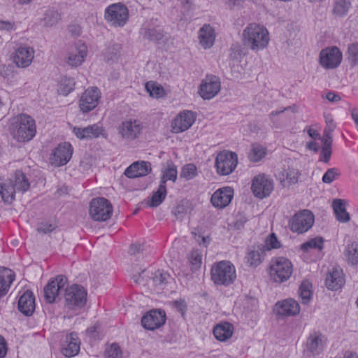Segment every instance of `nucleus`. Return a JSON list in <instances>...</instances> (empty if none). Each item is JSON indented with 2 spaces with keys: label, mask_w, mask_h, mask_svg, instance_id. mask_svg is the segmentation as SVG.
I'll return each mask as SVG.
<instances>
[{
  "label": "nucleus",
  "mask_w": 358,
  "mask_h": 358,
  "mask_svg": "<svg viewBox=\"0 0 358 358\" xmlns=\"http://www.w3.org/2000/svg\"><path fill=\"white\" fill-rule=\"evenodd\" d=\"M269 42L268 30L262 25L250 23L243 31V43L252 50L265 48Z\"/></svg>",
  "instance_id": "f257e3e1"
},
{
  "label": "nucleus",
  "mask_w": 358,
  "mask_h": 358,
  "mask_svg": "<svg viewBox=\"0 0 358 358\" xmlns=\"http://www.w3.org/2000/svg\"><path fill=\"white\" fill-rule=\"evenodd\" d=\"M210 278L217 286L228 287L236 279V268L230 261L216 262L211 268Z\"/></svg>",
  "instance_id": "f03ea898"
},
{
  "label": "nucleus",
  "mask_w": 358,
  "mask_h": 358,
  "mask_svg": "<svg viewBox=\"0 0 358 358\" xmlns=\"http://www.w3.org/2000/svg\"><path fill=\"white\" fill-rule=\"evenodd\" d=\"M269 269L271 279L275 282L282 283L290 278L293 273V265L287 258L278 257L271 260Z\"/></svg>",
  "instance_id": "7ed1b4c3"
},
{
  "label": "nucleus",
  "mask_w": 358,
  "mask_h": 358,
  "mask_svg": "<svg viewBox=\"0 0 358 358\" xmlns=\"http://www.w3.org/2000/svg\"><path fill=\"white\" fill-rule=\"evenodd\" d=\"M36 132L34 120L30 116L22 114L17 118L15 127L12 129V134L18 141H29Z\"/></svg>",
  "instance_id": "20e7f679"
},
{
  "label": "nucleus",
  "mask_w": 358,
  "mask_h": 358,
  "mask_svg": "<svg viewBox=\"0 0 358 358\" xmlns=\"http://www.w3.org/2000/svg\"><path fill=\"white\" fill-rule=\"evenodd\" d=\"M64 307L77 310L85 306L87 301V291L79 285H73L64 289Z\"/></svg>",
  "instance_id": "39448f33"
},
{
  "label": "nucleus",
  "mask_w": 358,
  "mask_h": 358,
  "mask_svg": "<svg viewBox=\"0 0 358 358\" xmlns=\"http://www.w3.org/2000/svg\"><path fill=\"white\" fill-rule=\"evenodd\" d=\"M112 213L113 206L106 198H95L90 202V215L94 221H106L110 218Z\"/></svg>",
  "instance_id": "423d86ee"
},
{
  "label": "nucleus",
  "mask_w": 358,
  "mask_h": 358,
  "mask_svg": "<svg viewBox=\"0 0 358 358\" xmlns=\"http://www.w3.org/2000/svg\"><path fill=\"white\" fill-rule=\"evenodd\" d=\"M238 164V156L236 152L223 150L219 152L215 158V165L217 173L220 176L231 173Z\"/></svg>",
  "instance_id": "0eeeda50"
},
{
  "label": "nucleus",
  "mask_w": 358,
  "mask_h": 358,
  "mask_svg": "<svg viewBox=\"0 0 358 358\" xmlns=\"http://www.w3.org/2000/svg\"><path fill=\"white\" fill-rule=\"evenodd\" d=\"M343 60V53L336 46H329L322 49L319 55V63L327 70L338 68Z\"/></svg>",
  "instance_id": "6e6552de"
},
{
  "label": "nucleus",
  "mask_w": 358,
  "mask_h": 358,
  "mask_svg": "<svg viewBox=\"0 0 358 358\" xmlns=\"http://www.w3.org/2000/svg\"><path fill=\"white\" fill-rule=\"evenodd\" d=\"M128 18L129 10L120 3L110 5L105 10V19L113 27H123Z\"/></svg>",
  "instance_id": "1a4fd4ad"
},
{
  "label": "nucleus",
  "mask_w": 358,
  "mask_h": 358,
  "mask_svg": "<svg viewBox=\"0 0 358 358\" xmlns=\"http://www.w3.org/2000/svg\"><path fill=\"white\" fill-rule=\"evenodd\" d=\"M140 35L144 40L160 43L164 37V30L157 19L145 22L140 29Z\"/></svg>",
  "instance_id": "9d476101"
},
{
  "label": "nucleus",
  "mask_w": 358,
  "mask_h": 358,
  "mask_svg": "<svg viewBox=\"0 0 358 358\" xmlns=\"http://www.w3.org/2000/svg\"><path fill=\"white\" fill-rule=\"evenodd\" d=\"M251 189L256 197L259 199L266 198L273 190V181L264 173L259 174L252 179Z\"/></svg>",
  "instance_id": "9b49d317"
},
{
  "label": "nucleus",
  "mask_w": 358,
  "mask_h": 358,
  "mask_svg": "<svg viewBox=\"0 0 358 358\" xmlns=\"http://www.w3.org/2000/svg\"><path fill=\"white\" fill-rule=\"evenodd\" d=\"M313 224V215L309 210H303L296 213L290 220L289 225L293 232L302 234Z\"/></svg>",
  "instance_id": "f8f14e48"
},
{
  "label": "nucleus",
  "mask_w": 358,
  "mask_h": 358,
  "mask_svg": "<svg viewBox=\"0 0 358 358\" xmlns=\"http://www.w3.org/2000/svg\"><path fill=\"white\" fill-rule=\"evenodd\" d=\"M68 282L65 275H59L56 278H51L43 289L44 298L49 303H52L59 296V293L65 289Z\"/></svg>",
  "instance_id": "ddd939ff"
},
{
  "label": "nucleus",
  "mask_w": 358,
  "mask_h": 358,
  "mask_svg": "<svg viewBox=\"0 0 358 358\" xmlns=\"http://www.w3.org/2000/svg\"><path fill=\"white\" fill-rule=\"evenodd\" d=\"M221 82L215 75H207L201 81L199 93L205 100H210L215 97L220 91Z\"/></svg>",
  "instance_id": "4468645a"
},
{
  "label": "nucleus",
  "mask_w": 358,
  "mask_h": 358,
  "mask_svg": "<svg viewBox=\"0 0 358 358\" xmlns=\"http://www.w3.org/2000/svg\"><path fill=\"white\" fill-rule=\"evenodd\" d=\"M166 313L164 310L152 309L148 311L141 318V324L143 328L153 331L159 329L165 324Z\"/></svg>",
  "instance_id": "2eb2a0df"
},
{
  "label": "nucleus",
  "mask_w": 358,
  "mask_h": 358,
  "mask_svg": "<svg viewBox=\"0 0 358 358\" xmlns=\"http://www.w3.org/2000/svg\"><path fill=\"white\" fill-rule=\"evenodd\" d=\"M72 154L73 148L69 143H60L54 149L50 163L55 166L65 165L71 158Z\"/></svg>",
  "instance_id": "dca6fc26"
},
{
  "label": "nucleus",
  "mask_w": 358,
  "mask_h": 358,
  "mask_svg": "<svg viewBox=\"0 0 358 358\" xmlns=\"http://www.w3.org/2000/svg\"><path fill=\"white\" fill-rule=\"evenodd\" d=\"M196 120L194 113L191 110L180 112L171 123V130L174 133H180L187 130Z\"/></svg>",
  "instance_id": "f3484780"
},
{
  "label": "nucleus",
  "mask_w": 358,
  "mask_h": 358,
  "mask_svg": "<svg viewBox=\"0 0 358 358\" xmlns=\"http://www.w3.org/2000/svg\"><path fill=\"white\" fill-rule=\"evenodd\" d=\"M100 91L97 87H90L86 90L80 99L79 106L83 113L93 110L99 103Z\"/></svg>",
  "instance_id": "a211bd4d"
},
{
  "label": "nucleus",
  "mask_w": 358,
  "mask_h": 358,
  "mask_svg": "<svg viewBox=\"0 0 358 358\" xmlns=\"http://www.w3.org/2000/svg\"><path fill=\"white\" fill-rule=\"evenodd\" d=\"M87 48L81 41H78L71 47L68 52L66 62L69 65L76 67L82 64L87 56Z\"/></svg>",
  "instance_id": "6ab92c4d"
},
{
  "label": "nucleus",
  "mask_w": 358,
  "mask_h": 358,
  "mask_svg": "<svg viewBox=\"0 0 358 358\" xmlns=\"http://www.w3.org/2000/svg\"><path fill=\"white\" fill-rule=\"evenodd\" d=\"M275 310L282 317L295 316L299 313L300 306L296 301L289 298L276 303Z\"/></svg>",
  "instance_id": "aec40b11"
},
{
  "label": "nucleus",
  "mask_w": 358,
  "mask_h": 358,
  "mask_svg": "<svg viewBox=\"0 0 358 358\" xmlns=\"http://www.w3.org/2000/svg\"><path fill=\"white\" fill-rule=\"evenodd\" d=\"M234 196V189L225 187L216 190L212 195L210 201L216 208H224L227 206Z\"/></svg>",
  "instance_id": "412c9836"
},
{
  "label": "nucleus",
  "mask_w": 358,
  "mask_h": 358,
  "mask_svg": "<svg viewBox=\"0 0 358 358\" xmlns=\"http://www.w3.org/2000/svg\"><path fill=\"white\" fill-rule=\"evenodd\" d=\"M34 57V50L29 46H20L15 52L13 62L17 67L29 66Z\"/></svg>",
  "instance_id": "4be33fe9"
},
{
  "label": "nucleus",
  "mask_w": 358,
  "mask_h": 358,
  "mask_svg": "<svg viewBox=\"0 0 358 358\" xmlns=\"http://www.w3.org/2000/svg\"><path fill=\"white\" fill-rule=\"evenodd\" d=\"M143 126L137 120H129L122 123L120 127V133L122 138L129 141L136 139L140 134Z\"/></svg>",
  "instance_id": "5701e85b"
},
{
  "label": "nucleus",
  "mask_w": 358,
  "mask_h": 358,
  "mask_svg": "<svg viewBox=\"0 0 358 358\" xmlns=\"http://www.w3.org/2000/svg\"><path fill=\"white\" fill-rule=\"evenodd\" d=\"M345 284L343 271L338 266L333 267L327 274L325 285L327 289L333 291L341 289Z\"/></svg>",
  "instance_id": "b1692460"
},
{
  "label": "nucleus",
  "mask_w": 358,
  "mask_h": 358,
  "mask_svg": "<svg viewBox=\"0 0 358 358\" xmlns=\"http://www.w3.org/2000/svg\"><path fill=\"white\" fill-rule=\"evenodd\" d=\"M151 171V164L148 162H134L124 171L129 178H136L148 175Z\"/></svg>",
  "instance_id": "393cba45"
},
{
  "label": "nucleus",
  "mask_w": 358,
  "mask_h": 358,
  "mask_svg": "<svg viewBox=\"0 0 358 358\" xmlns=\"http://www.w3.org/2000/svg\"><path fill=\"white\" fill-rule=\"evenodd\" d=\"M18 309L24 315H31L35 310V298L33 292L27 290L20 297L18 301Z\"/></svg>",
  "instance_id": "a878e982"
},
{
  "label": "nucleus",
  "mask_w": 358,
  "mask_h": 358,
  "mask_svg": "<svg viewBox=\"0 0 358 358\" xmlns=\"http://www.w3.org/2000/svg\"><path fill=\"white\" fill-rule=\"evenodd\" d=\"M102 127L96 124L84 128L75 127L73 129V134L81 140L97 138L102 134Z\"/></svg>",
  "instance_id": "bb28decb"
},
{
  "label": "nucleus",
  "mask_w": 358,
  "mask_h": 358,
  "mask_svg": "<svg viewBox=\"0 0 358 358\" xmlns=\"http://www.w3.org/2000/svg\"><path fill=\"white\" fill-rule=\"evenodd\" d=\"M264 252L265 250L263 245L252 246L248 249L245 256L247 264L253 267L259 266L264 259Z\"/></svg>",
  "instance_id": "cd10ccee"
},
{
  "label": "nucleus",
  "mask_w": 358,
  "mask_h": 358,
  "mask_svg": "<svg viewBox=\"0 0 358 358\" xmlns=\"http://www.w3.org/2000/svg\"><path fill=\"white\" fill-rule=\"evenodd\" d=\"M15 191L13 180L0 178V195L5 203H11L15 200Z\"/></svg>",
  "instance_id": "c85d7f7f"
},
{
  "label": "nucleus",
  "mask_w": 358,
  "mask_h": 358,
  "mask_svg": "<svg viewBox=\"0 0 358 358\" xmlns=\"http://www.w3.org/2000/svg\"><path fill=\"white\" fill-rule=\"evenodd\" d=\"M66 345L62 348V353L67 357L76 356L80 351V340L76 333H71L66 336Z\"/></svg>",
  "instance_id": "c756f323"
},
{
  "label": "nucleus",
  "mask_w": 358,
  "mask_h": 358,
  "mask_svg": "<svg viewBox=\"0 0 358 358\" xmlns=\"http://www.w3.org/2000/svg\"><path fill=\"white\" fill-rule=\"evenodd\" d=\"M14 272L8 268H0V297L6 295L15 280Z\"/></svg>",
  "instance_id": "7c9ffc66"
},
{
  "label": "nucleus",
  "mask_w": 358,
  "mask_h": 358,
  "mask_svg": "<svg viewBox=\"0 0 358 358\" xmlns=\"http://www.w3.org/2000/svg\"><path fill=\"white\" fill-rule=\"evenodd\" d=\"M215 34L214 29L210 24H204L199 31V39L201 45L205 48H210L215 41Z\"/></svg>",
  "instance_id": "2f4dec72"
},
{
  "label": "nucleus",
  "mask_w": 358,
  "mask_h": 358,
  "mask_svg": "<svg viewBox=\"0 0 358 358\" xmlns=\"http://www.w3.org/2000/svg\"><path fill=\"white\" fill-rule=\"evenodd\" d=\"M327 127L324 129L322 138L320 137V134L318 133L316 134V132L315 131V140L318 137L319 138L321 139V148L332 150L331 147L333 143V138L331 133L335 129V125L331 119L329 121L327 120Z\"/></svg>",
  "instance_id": "473e14b6"
},
{
  "label": "nucleus",
  "mask_w": 358,
  "mask_h": 358,
  "mask_svg": "<svg viewBox=\"0 0 358 358\" xmlns=\"http://www.w3.org/2000/svg\"><path fill=\"white\" fill-rule=\"evenodd\" d=\"M178 171L177 166L171 160H168L166 165L162 169V177L160 183L166 185L167 180L175 182L177 180Z\"/></svg>",
  "instance_id": "72a5a7b5"
},
{
  "label": "nucleus",
  "mask_w": 358,
  "mask_h": 358,
  "mask_svg": "<svg viewBox=\"0 0 358 358\" xmlns=\"http://www.w3.org/2000/svg\"><path fill=\"white\" fill-rule=\"evenodd\" d=\"M234 327L229 322L217 324L213 329L215 337L220 341H225L230 338L233 334Z\"/></svg>",
  "instance_id": "f704fd0d"
},
{
  "label": "nucleus",
  "mask_w": 358,
  "mask_h": 358,
  "mask_svg": "<svg viewBox=\"0 0 358 358\" xmlns=\"http://www.w3.org/2000/svg\"><path fill=\"white\" fill-rule=\"evenodd\" d=\"M333 208L338 221L345 223L350 220V217L349 213L346 211L344 200H334Z\"/></svg>",
  "instance_id": "c9c22d12"
},
{
  "label": "nucleus",
  "mask_w": 358,
  "mask_h": 358,
  "mask_svg": "<svg viewBox=\"0 0 358 358\" xmlns=\"http://www.w3.org/2000/svg\"><path fill=\"white\" fill-rule=\"evenodd\" d=\"M13 182L15 190L21 192H27L30 187L29 179L26 175L20 170H17L15 172L14 180H13Z\"/></svg>",
  "instance_id": "e433bc0d"
},
{
  "label": "nucleus",
  "mask_w": 358,
  "mask_h": 358,
  "mask_svg": "<svg viewBox=\"0 0 358 358\" xmlns=\"http://www.w3.org/2000/svg\"><path fill=\"white\" fill-rule=\"evenodd\" d=\"M167 194L166 185L159 184L158 189L154 192L150 199L148 200L147 204L150 207H157L165 199Z\"/></svg>",
  "instance_id": "4c0bfd02"
},
{
  "label": "nucleus",
  "mask_w": 358,
  "mask_h": 358,
  "mask_svg": "<svg viewBox=\"0 0 358 358\" xmlns=\"http://www.w3.org/2000/svg\"><path fill=\"white\" fill-rule=\"evenodd\" d=\"M344 256L348 264L357 265L358 264V243L354 241L347 244L344 250Z\"/></svg>",
  "instance_id": "58836bf2"
},
{
  "label": "nucleus",
  "mask_w": 358,
  "mask_h": 358,
  "mask_svg": "<svg viewBox=\"0 0 358 358\" xmlns=\"http://www.w3.org/2000/svg\"><path fill=\"white\" fill-rule=\"evenodd\" d=\"M76 82L73 78L64 76L59 84L57 91L59 94L67 96L74 90Z\"/></svg>",
  "instance_id": "ea45409f"
},
{
  "label": "nucleus",
  "mask_w": 358,
  "mask_h": 358,
  "mask_svg": "<svg viewBox=\"0 0 358 358\" xmlns=\"http://www.w3.org/2000/svg\"><path fill=\"white\" fill-rule=\"evenodd\" d=\"M312 283L308 280H303L299 288V293L302 299L303 303H307L310 301L312 294Z\"/></svg>",
  "instance_id": "a19ab883"
},
{
  "label": "nucleus",
  "mask_w": 358,
  "mask_h": 358,
  "mask_svg": "<svg viewBox=\"0 0 358 358\" xmlns=\"http://www.w3.org/2000/svg\"><path fill=\"white\" fill-rule=\"evenodd\" d=\"M59 14L56 10L48 8L45 11L42 20L44 22V26L52 27L59 22Z\"/></svg>",
  "instance_id": "79ce46f5"
},
{
  "label": "nucleus",
  "mask_w": 358,
  "mask_h": 358,
  "mask_svg": "<svg viewBox=\"0 0 358 358\" xmlns=\"http://www.w3.org/2000/svg\"><path fill=\"white\" fill-rule=\"evenodd\" d=\"M145 89L152 97L160 98L165 94L164 87L153 82L147 83L145 85Z\"/></svg>",
  "instance_id": "37998d69"
},
{
  "label": "nucleus",
  "mask_w": 358,
  "mask_h": 358,
  "mask_svg": "<svg viewBox=\"0 0 358 358\" xmlns=\"http://www.w3.org/2000/svg\"><path fill=\"white\" fill-rule=\"evenodd\" d=\"M266 155V149L260 145H253L249 153V159L253 162L260 161Z\"/></svg>",
  "instance_id": "c03bdc74"
},
{
  "label": "nucleus",
  "mask_w": 358,
  "mask_h": 358,
  "mask_svg": "<svg viewBox=\"0 0 358 358\" xmlns=\"http://www.w3.org/2000/svg\"><path fill=\"white\" fill-rule=\"evenodd\" d=\"M197 176V169L194 164H187L185 165L180 171V178L185 180H190Z\"/></svg>",
  "instance_id": "a18cd8bd"
},
{
  "label": "nucleus",
  "mask_w": 358,
  "mask_h": 358,
  "mask_svg": "<svg viewBox=\"0 0 358 358\" xmlns=\"http://www.w3.org/2000/svg\"><path fill=\"white\" fill-rule=\"evenodd\" d=\"M350 7V2L348 0H337L335 2L333 12L336 15L343 16L346 15Z\"/></svg>",
  "instance_id": "49530a36"
},
{
  "label": "nucleus",
  "mask_w": 358,
  "mask_h": 358,
  "mask_svg": "<svg viewBox=\"0 0 358 358\" xmlns=\"http://www.w3.org/2000/svg\"><path fill=\"white\" fill-rule=\"evenodd\" d=\"M348 59L352 66L358 64V43H353L348 48Z\"/></svg>",
  "instance_id": "de8ad7c7"
},
{
  "label": "nucleus",
  "mask_w": 358,
  "mask_h": 358,
  "mask_svg": "<svg viewBox=\"0 0 358 358\" xmlns=\"http://www.w3.org/2000/svg\"><path fill=\"white\" fill-rule=\"evenodd\" d=\"M170 275L166 272L163 271L157 270L152 277V281L155 286L159 287V289H162L164 285L166 284L167 280Z\"/></svg>",
  "instance_id": "09e8293b"
},
{
  "label": "nucleus",
  "mask_w": 358,
  "mask_h": 358,
  "mask_svg": "<svg viewBox=\"0 0 358 358\" xmlns=\"http://www.w3.org/2000/svg\"><path fill=\"white\" fill-rule=\"evenodd\" d=\"M327 339L322 334H315V355L321 354L327 346Z\"/></svg>",
  "instance_id": "8fccbe9b"
},
{
  "label": "nucleus",
  "mask_w": 358,
  "mask_h": 358,
  "mask_svg": "<svg viewBox=\"0 0 358 358\" xmlns=\"http://www.w3.org/2000/svg\"><path fill=\"white\" fill-rule=\"evenodd\" d=\"M105 356L108 358H122V352L117 343H112L106 348Z\"/></svg>",
  "instance_id": "3c124183"
},
{
  "label": "nucleus",
  "mask_w": 358,
  "mask_h": 358,
  "mask_svg": "<svg viewBox=\"0 0 358 358\" xmlns=\"http://www.w3.org/2000/svg\"><path fill=\"white\" fill-rule=\"evenodd\" d=\"M265 250L277 249L280 247V243L274 233L270 234L265 241V245H263Z\"/></svg>",
  "instance_id": "603ef678"
},
{
  "label": "nucleus",
  "mask_w": 358,
  "mask_h": 358,
  "mask_svg": "<svg viewBox=\"0 0 358 358\" xmlns=\"http://www.w3.org/2000/svg\"><path fill=\"white\" fill-rule=\"evenodd\" d=\"M285 173H282V176H285V180L289 184H295L298 181L299 171L294 169H288L285 170ZM285 181V178H283Z\"/></svg>",
  "instance_id": "864d4df0"
},
{
  "label": "nucleus",
  "mask_w": 358,
  "mask_h": 358,
  "mask_svg": "<svg viewBox=\"0 0 358 358\" xmlns=\"http://www.w3.org/2000/svg\"><path fill=\"white\" fill-rule=\"evenodd\" d=\"M338 176H340V172L337 169H329L322 177V182L329 184L332 182Z\"/></svg>",
  "instance_id": "5fc2aeb1"
},
{
  "label": "nucleus",
  "mask_w": 358,
  "mask_h": 358,
  "mask_svg": "<svg viewBox=\"0 0 358 358\" xmlns=\"http://www.w3.org/2000/svg\"><path fill=\"white\" fill-rule=\"evenodd\" d=\"M308 249H313V238L301 245V250L303 252L301 255V258L307 262H310L312 260L308 258Z\"/></svg>",
  "instance_id": "6e6d98bb"
},
{
  "label": "nucleus",
  "mask_w": 358,
  "mask_h": 358,
  "mask_svg": "<svg viewBox=\"0 0 358 358\" xmlns=\"http://www.w3.org/2000/svg\"><path fill=\"white\" fill-rule=\"evenodd\" d=\"M324 239L321 236L315 237V249H317L319 250V254L317 257L321 259L324 253L322 252L324 248Z\"/></svg>",
  "instance_id": "4d7b16f0"
},
{
  "label": "nucleus",
  "mask_w": 358,
  "mask_h": 358,
  "mask_svg": "<svg viewBox=\"0 0 358 358\" xmlns=\"http://www.w3.org/2000/svg\"><path fill=\"white\" fill-rule=\"evenodd\" d=\"M331 154L332 150L321 148L320 150L319 161L324 163H328L331 159Z\"/></svg>",
  "instance_id": "13d9d810"
},
{
  "label": "nucleus",
  "mask_w": 358,
  "mask_h": 358,
  "mask_svg": "<svg viewBox=\"0 0 358 358\" xmlns=\"http://www.w3.org/2000/svg\"><path fill=\"white\" fill-rule=\"evenodd\" d=\"M173 306L182 316L185 315L187 310V304L184 300L180 299L173 301Z\"/></svg>",
  "instance_id": "bf43d9fd"
},
{
  "label": "nucleus",
  "mask_w": 358,
  "mask_h": 358,
  "mask_svg": "<svg viewBox=\"0 0 358 358\" xmlns=\"http://www.w3.org/2000/svg\"><path fill=\"white\" fill-rule=\"evenodd\" d=\"M55 229V227L49 223H41L38 227V231L43 234L51 232Z\"/></svg>",
  "instance_id": "052dcab7"
},
{
  "label": "nucleus",
  "mask_w": 358,
  "mask_h": 358,
  "mask_svg": "<svg viewBox=\"0 0 358 358\" xmlns=\"http://www.w3.org/2000/svg\"><path fill=\"white\" fill-rule=\"evenodd\" d=\"M322 97L324 99H327L331 102L336 103L341 100V96L332 92H329L325 94H322Z\"/></svg>",
  "instance_id": "680f3d73"
},
{
  "label": "nucleus",
  "mask_w": 358,
  "mask_h": 358,
  "mask_svg": "<svg viewBox=\"0 0 358 358\" xmlns=\"http://www.w3.org/2000/svg\"><path fill=\"white\" fill-rule=\"evenodd\" d=\"M247 222L246 217L243 216H241L239 218H237L234 222V227L235 229L240 230L244 227L245 224Z\"/></svg>",
  "instance_id": "e2e57ef3"
},
{
  "label": "nucleus",
  "mask_w": 358,
  "mask_h": 358,
  "mask_svg": "<svg viewBox=\"0 0 358 358\" xmlns=\"http://www.w3.org/2000/svg\"><path fill=\"white\" fill-rule=\"evenodd\" d=\"M14 29V24L10 21L0 20V30L11 31Z\"/></svg>",
  "instance_id": "0e129e2a"
},
{
  "label": "nucleus",
  "mask_w": 358,
  "mask_h": 358,
  "mask_svg": "<svg viewBox=\"0 0 358 358\" xmlns=\"http://www.w3.org/2000/svg\"><path fill=\"white\" fill-rule=\"evenodd\" d=\"M143 246L141 244H132L129 248L131 255H137L143 251Z\"/></svg>",
  "instance_id": "69168bd1"
},
{
  "label": "nucleus",
  "mask_w": 358,
  "mask_h": 358,
  "mask_svg": "<svg viewBox=\"0 0 358 358\" xmlns=\"http://www.w3.org/2000/svg\"><path fill=\"white\" fill-rule=\"evenodd\" d=\"M6 355V347L4 338L0 336V358L3 357Z\"/></svg>",
  "instance_id": "338daca9"
},
{
  "label": "nucleus",
  "mask_w": 358,
  "mask_h": 358,
  "mask_svg": "<svg viewBox=\"0 0 358 358\" xmlns=\"http://www.w3.org/2000/svg\"><path fill=\"white\" fill-rule=\"evenodd\" d=\"M306 348H307V351H308L310 352H313V336L311 335L308 337V338L307 340Z\"/></svg>",
  "instance_id": "774afa93"
}]
</instances>
